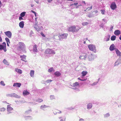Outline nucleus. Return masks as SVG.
I'll return each mask as SVG.
<instances>
[{
  "label": "nucleus",
  "instance_id": "1",
  "mask_svg": "<svg viewBox=\"0 0 121 121\" xmlns=\"http://www.w3.org/2000/svg\"><path fill=\"white\" fill-rule=\"evenodd\" d=\"M81 28L78 27V28L76 29V27L75 26H72L68 28V31L72 32H77Z\"/></svg>",
  "mask_w": 121,
  "mask_h": 121
},
{
  "label": "nucleus",
  "instance_id": "2",
  "mask_svg": "<svg viewBox=\"0 0 121 121\" xmlns=\"http://www.w3.org/2000/svg\"><path fill=\"white\" fill-rule=\"evenodd\" d=\"M18 44L19 49L22 51L26 53V52L25 51L26 46L23 43L21 42H19Z\"/></svg>",
  "mask_w": 121,
  "mask_h": 121
},
{
  "label": "nucleus",
  "instance_id": "3",
  "mask_svg": "<svg viewBox=\"0 0 121 121\" xmlns=\"http://www.w3.org/2000/svg\"><path fill=\"white\" fill-rule=\"evenodd\" d=\"M89 49L92 51L95 52H96V47L93 44H89L88 46Z\"/></svg>",
  "mask_w": 121,
  "mask_h": 121
},
{
  "label": "nucleus",
  "instance_id": "4",
  "mask_svg": "<svg viewBox=\"0 0 121 121\" xmlns=\"http://www.w3.org/2000/svg\"><path fill=\"white\" fill-rule=\"evenodd\" d=\"M6 47V44L5 42H3L2 44H0V50L3 49L5 52H6L7 51Z\"/></svg>",
  "mask_w": 121,
  "mask_h": 121
},
{
  "label": "nucleus",
  "instance_id": "5",
  "mask_svg": "<svg viewBox=\"0 0 121 121\" xmlns=\"http://www.w3.org/2000/svg\"><path fill=\"white\" fill-rule=\"evenodd\" d=\"M45 53L46 54H55V52L53 51L51 49L48 48L46 50L45 52Z\"/></svg>",
  "mask_w": 121,
  "mask_h": 121
},
{
  "label": "nucleus",
  "instance_id": "6",
  "mask_svg": "<svg viewBox=\"0 0 121 121\" xmlns=\"http://www.w3.org/2000/svg\"><path fill=\"white\" fill-rule=\"evenodd\" d=\"M7 109L8 112L9 113H11V111L13 110V108L11 107L10 105H7Z\"/></svg>",
  "mask_w": 121,
  "mask_h": 121
},
{
  "label": "nucleus",
  "instance_id": "7",
  "mask_svg": "<svg viewBox=\"0 0 121 121\" xmlns=\"http://www.w3.org/2000/svg\"><path fill=\"white\" fill-rule=\"evenodd\" d=\"M110 7L112 10L115 9L117 8V6L115 3L114 2H113L111 4Z\"/></svg>",
  "mask_w": 121,
  "mask_h": 121
},
{
  "label": "nucleus",
  "instance_id": "8",
  "mask_svg": "<svg viewBox=\"0 0 121 121\" xmlns=\"http://www.w3.org/2000/svg\"><path fill=\"white\" fill-rule=\"evenodd\" d=\"M4 34L9 38H11L12 36V33L9 31H8L4 32Z\"/></svg>",
  "mask_w": 121,
  "mask_h": 121
},
{
  "label": "nucleus",
  "instance_id": "9",
  "mask_svg": "<svg viewBox=\"0 0 121 121\" xmlns=\"http://www.w3.org/2000/svg\"><path fill=\"white\" fill-rule=\"evenodd\" d=\"M87 57V56L86 54H83L81 55L79 57V58L81 59H84L85 60Z\"/></svg>",
  "mask_w": 121,
  "mask_h": 121
},
{
  "label": "nucleus",
  "instance_id": "10",
  "mask_svg": "<svg viewBox=\"0 0 121 121\" xmlns=\"http://www.w3.org/2000/svg\"><path fill=\"white\" fill-rule=\"evenodd\" d=\"M68 35V34H62L59 35V37H61L63 39L67 37Z\"/></svg>",
  "mask_w": 121,
  "mask_h": 121
},
{
  "label": "nucleus",
  "instance_id": "11",
  "mask_svg": "<svg viewBox=\"0 0 121 121\" xmlns=\"http://www.w3.org/2000/svg\"><path fill=\"white\" fill-rule=\"evenodd\" d=\"M114 33L115 35L119 36L121 34V31L119 30H116L114 32Z\"/></svg>",
  "mask_w": 121,
  "mask_h": 121
},
{
  "label": "nucleus",
  "instance_id": "12",
  "mask_svg": "<svg viewBox=\"0 0 121 121\" xmlns=\"http://www.w3.org/2000/svg\"><path fill=\"white\" fill-rule=\"evenodd\" d=\"M21 84L20 83H14L13 85V86L16 87H20Z\"/></svg>",
  "mask_w": 121,
  "mask_h": 121
},
{
  "label": "nucleus",
  "instance_id": "13",
  "mask_svg": "<svg viewBox=\"0 0 121 121\" xmlns=\"http://www.w3.org/2000/svg\"><path fill=\"white\" fill-rule=\"evenodd\" d=\"M33 50L34 52H37L38 51L37 46L35 44L34 46Z\"/></svg>",
  "mask_w": 121,
  "mask_h": 121
},
{
  "label": "nucleus",
  "instance_id": "14",
  "mask_svg": "<svg viewBox=\"0 0 121 121\" xmlns=\"http://www.w3.org/2000/svg\"><path fill=\"white\" fill-rule=\"evenodd\" d=\"M115 51L117 56H121V52L118 50L116 49Z\"/></svg>",
  "mask_w": 121,
  "mask_h": 121
},
{
  "label": "nucleus",
  "instance_id": "15",
  "mask_svg": "<svg viewBox=\"0 0 121 121\" xmlns=\"http://www.w3.org/2000/svg\"><path fill=\"white\" fill-rule=\"evenodd\" d=\"M54 75L57 77H59L61 75V73L58 71H56L54 73Z\"/></svg>",
  "mask_w": 121,
  "mask_h": 121
},
{
  "label": "nucleus",
  "instance_id": "16",
  "mask_svg": "<svg viewBox=\"0 0 121 121\" xmlns=\"http://www.w3.org/2000/svg\"><path fill=\"white\" fill-rule=\"evenodd\" d=\"M24 24L23 21H21L19 23V26L21 28H23L24 27Z\"/></svg>",
  "mask_w": 121,
  "mask_h": 121
},
{
  "label": "nucleus",
  "instance_id": "17",
  "mask_svg": "<svg viewBox=\"0 0 121 121\" xmlns=\"http://www.w3.org/2000/svg\"><path fill=\"white\" fill-rule=\"evenodd\" d=\"M29 94V92L27 90H24L23 92V95H28Z\"/></svg>",
  "mask_w": 121,
  "mask_h": 121
},
{
  "label": "nucleus",
  "instance_id": "18",
  "mask_svg": "<svg viewBox=\"0 0 121 121\" xmlns=\"http://www.w3.org/2000/svg\"><path fill=\"white\" fill-rule=\"evenodd\" d=\"M109 49L111 51L114 50V44H112L110 46Z\"/></svg>",
  "mask_w": 121,
  "mask_h": 121
},
{
  "label": "nucleus",
  "instance_id": "19",
  "mask_svg": "<svg viewBox=\"0 0 121 121\" xmlns=\"http://www.w3.org/2000/svg\"><path fill=\"white\" fill-rule=\"evenodd\" d=\"M92 104L91 103H89L87 105V108L88 109L91 108L92 107Z\"/></svg>",
  "mask_w": 121,
  "mask_h": 121
},
{
  "label": "nucleus",
  "instance_id": "20",
  "mask_svg": "<svg viewBox=\"0 0 121 121\" xmlns=\"http://www.w3.org/2000/svg\"><path fill=\"white\" fill-rule=\"evenodd\" d=\"M15 71L17 73H18L20 74H21L22 73V70L18 69H15Z\"/></svg>",
  "mask_w": 121,
  "mask_h": 121
},
{
  "label": "nucleus",
  "instance_id": "21",
  "mask_svg": "<svg viewBox=\"0 0 121 121\" xmlns=\"http://www.w3.org/2000/svg\"><path fill=\"white\" fill-rule=\"evenodd\" d=\"M34 74V71L33 70H31L30 72V75L31 77H33Z\"/></svg>",
  "mask_w": 121,
  "mask_h": 121
},
{
  "label": "nucleus",
  "instance_id": "22",
  "mask_svg": "<svg viewBox=\"0 0 121 121\" xmlns=\"http://www.w3.org/2000/svg\"><path fill=\"white\" fill-rule=\"evenodd\" d=\"M20 57L22 58L21 60H24L26 59V56L25 55L21 56Z\"/></svg>",
  "mask_w": 121,
  "mask_h": 121
},
{
  "label": "nucleus",
  "instance_id": "23",
  "mask_svg": "<svg viewBox=\"0 0 121 121\" xmlns=\"http://www.w3.org/2000/svg\"><path fill=\"white\" fill-rule=\"evenodd\" d=\"M3 62L5 65H9V63L5 59H4L3 60Z\"/></svg>",
  "mask_w": 121,
  "mask_h": 121
},
{
  "label": "nucleus",
  "instance_id": "24",
  "mask_svg": "<svg viewBox=\"0 0 121 121\" xmlns=\"http://www.w3.org/2000/svg\"><path fill=\"white\" fill-rule=\"evenodd\" d=\"M73 85L74 86H76L79 85V83L78 82H76L73 84Z\"/></svg>",
  "mask_w": 121,
  "mask_h": 121
},
{
  "label": "nucleus",
  "instance_id": "25",
  "mask_svg": "<svg viewBox=\"0 0 121 121\" xmlns=\"http://www.w3.org/2000/svg\"><path fill=\"white\" fill-rule=\"evenodd\" d=\"M116 36L115 35L112 36L111 38V40L112 41H114L116 39Z\"/></svg>",
  "mask_w": 121,
  "mask_h": 121
},
{
  "label": "nucleus",
  "instance_id": "26",
  "mask_svg": "<svg viewBox=\"0 0 121 121\" xmlns=\"http://www.w3.org/2000/svg\"><path fill=\"white\" fill-rule=\"evenodd\" d=\"M87 73V72L86 71H83L82 73V76H85L86 75Z\"/></svg>",
  "mask_w": 121,
  "mask_h": 121
},
{
  "label": "nucleus",
  "instance_id": "27",
  "mask_svg": "<svg viewBox=\"0 0 121 121\" xmlns=\"http://www.w3.org/2000/svg\"><path fill=\"white\" fill-rule=\"evenodd\" d=\"M26 13V12H23L22 13L20 14V16L23 17H24L25 16Z\"/></svg>",
  "mask_w": 121,
  "mask_h": 121
},
{
  "label": "nucleus",
  "instance_id": "28",
  "mask_svg": "<svg viewBox=\"0 0 121 121\" xmlns=\"http://www.w3.org/2000/svg\"><path fill=\"white\" fill-rule=\"evenodd\" d=\"M47 106L45 105H42L40 107V108L41 109H43L44 108H46L47 107Z\"/></svg>",
  "mask_w": 121,
  "mask_h": 121
},
{
  "label": "nucleus",
  "instance_id": "29",
  "mask_svg": "<svg viewBox=\"0 0 121 121\" xmlns=\"http://www.w3.org/2000/svg\"><path fill=\"white\" fill-rule=\"evenodd\" d=\"M6 110V109L5 108L3 107L0 108V111L1 112H3L4 111Z\"/></svg>",
  "mask_w": 121,
  "mask_h": 121
},
{
  "label": "nucleus",
  "instance_id": "30",
  "mask_svg": "<svg viewBox=\"0 0 121 121\" xmlns=\"http://www.w3.org/2000/svg\"><path fill=\"white\" fill-rule=\"evenodd\" d=\"M53 70V67H52L49 69L48 70V71L49 73L51 72Z\"/></svg>",
  "mask_w": 121,
  "mask_h": 121
},
{
  "label": "nucleus",
  "instance_id": "31",
  "mask_svg": "<svg viewBox=\"0 0 121 121\" xmlns=\"http://www.w3.org/2000/svg\"><path fill=\"white\" fill-rule=\"evenodd\" d=\"M88 23L87 22H85L82 23V24L83 26H86L88 25Z\"/></svg>",
  "mask_w": 121,
  "mask_h": 121
},
{
  "label": "nucleus",
  "instance_id": "32",
  "mask_svg": "<svg viewBox=\"0 0 121 121\" xmlns=\"http://www.w3.org/2000/svg\"><path fill=\"white\" fill-rule=\"evenodd\" d=\"M5 40L6 41L7 43V42H8V43H10L9 40L8 38H5Z\"/></svg>",
  "mask_w": 121,
  "mask_h": 121
},
{
  "label": "nucleus",
  "instance_id": "33",
  "mask_svg": "<svg viewBox=\"0 0 121 121\" xmlns=\"http://www.w3.org/2000/svg\"><path fill=\"white\" fill-rule=\"evenodd\" d=\"M101 13H102V14L103 15H104L105 14V11L104 10H101Z\"/></svg>",
  "mask_w": 121,
  "mask_h": 121
},
{
  "label": "nucleus",
  "instance_id": "34",
  "mask_svg": "<svg viewBox=\"0 0 121 121\" xmlns=\"http://www.w3.org/2000/svg\"><path fill=\"white\" fill-rule=\"evenodd\" d=\"M0 83L3 86H4L5 85V84L4 83V82L2 81H1Z\"/></svg>",
  "mask_w": 121,
  "mask_h": 121
},
{
  "label": "nucleus",
  "instance_id": "35",
  "mask_svg": "<svg viewBox=\"0 0 121 121\" xmlns=\"http://www.w3.org/2000/svg\"><path fill=\"white\" fill-rule=\"evenodd\" d=\"M87 16L89 17H91L93 16V15L91 13H90Z\"/></svg>",
  "mask_w": 121,
  "mask_h": 121
},
{
  "label": "nucleus",
  "instance_id": "36",
  "mask_svg": "<svg viewBox=\"0 0 121 121\" xmlns=\"http://www.w3.org/2000/svg\"><path fill=\"white\" fill-rule=\"evenodd\" d=\"M43 100L42 99H39L38 100V101L39 102H41L43 101Z\"/></svg>",
  "mask_w": 121,
  "mask_h": 121
},
{
  "label": "nucleus",
  "instance_id": "37",
  "mask_svg": "<svg viewBox=\"0 0 121 121\" xmlns=\"http://www.w3.org/2000/svg\"><path fill=\"white\" fill-rule=\"evenodd\" d=\"M55 111L56 112V113H61V112L60 111H58L57 110H55Z\"/></svg>",
  "mask_w": 121,
  "mask_h": 121
},
{
  "label": "nucleus",
  "instance_id": "38",
  "mask_svg": "<svg viewBox=\"0 0 121 121\" xmlns=\"http://www.w3.org/2000/svg\"><path fill=\"white\" fill-rule=\"evenodd\" d=\"M110 116L109 114L108 113H107L105 115V117H108Z\"/></svg>",
  "mask_w": 121,
  "mask_h": 121
},
{
  "label": "nucleus",
  "instance_id": "39",
  "mask_svg": "<svg viewBox=\"0 0 121 121\" xmlns=\"http://www.w3.org/2000/svg\"><path fill=\"white\" fill-rule=\"evenodd\" d=\"M31 12H32L33 13H34L35 14V16H36V12L35 11H34L33 10H31Z\"/></svg>",
  "mask_w": 121,
  "mask_h": 121
},
{
  "label": "nucleus",
  "instance_id": "40",
  "mask_svg": "<svg viewBox=\"0 0 121 121\" xmlns=\"http://www.w3.org/2000/svg\"><path fill=\"white\" fill-rule=\"evenodd\" d=\"M50 98L51 99H52L54 98V96L53 95H51L50 96Z\"/></svg>",
  "mask_w": 121,
  "mask_h": 121
},
{
  "label": "nucleus",
  "instance_id": "41",
  "mask_svg": "<svg viewBox=\"0 0 121 121\" xmlns=\"http://www.w3.org/2000/svg\"><path fill=\"white\" fill-rule=\"evenodd\" d=\"M22 17L21 16L20 17H19V19L20 20H22L23 19V18H22Z\"/></svg>",
  "mask_w": 121,
  "mask_h": 121
},
{
  "label": "nucleus",
  "instance_id": "42",
  "mask_svg": "<svg viewBox=\"0 0 121 121\" xmlns=\"http://www.w3.org/2000/svg\"><path fill=\"white\" fill-rule=\"evenodd\" d=\"M41 34L42 36L44 37H45V35H44V34L43 33V32H41Z\"/></svg>",
  "mask_w": 121,
  "mask_h": 121
},
{
  "label": "nucleus",
  "instance_id": "43",
  "mask_svg": "<svg viewBox=\"0 0 121 121\" xmlns=\"http://www.w3.org/2000/svg\"><path fill=\"white\" fill-rule=\"evenodd\" d=\"M113 26H112V25L111 26V28L110 29L111 30H112V29H113Z\"/></svg>",
  "mask_w": 121,
  "mask_h": 121
},
{
  "label": "nucleus",
  "instance_id": "44",
  "mask_svg": "<svg viewBox=\"0 0 121 121\" xmlns=\"http://www.w3.org/2000/svg\"><path fill=\"white\" fill-rule=\"evenodd\" d=\"M98 12L97 10H96L95 11H94L93 12V13H98Z\"/></svg>",
  "mask_w": 121,
  "mask_h": 121
},
{
  "label": "nucleus",
  "instance_id": "45",
  "mask_svg": "<svg viewBox=\"0 0 121 121\" xmlns=\"http://www.w3.org/2000/svg\"><path fill=\"white\" fill-rule=\"evenodd\" d=\"M109 35V36H108V38L107 39V40H106V41H108V40H109V38H110V35Z\"/></svg>",
  "mask_w": 121,
  "mask_h": 121
},
{
  "label": "nucleus",
  "instance_id": "46",
  "mask_svg": "<svg viewBox=\"0 0 121 121\" xmlns=\"http://www.w3.org/2000/svg\"><path fill=\"white\" fill-rule=\"evenodd\" d=\"M79 121H84L82 119H79Z\"/></svg>",
  "mask_w": 121,
  "mask_h": 121
},
{
  "label": "nucleus",
  "instance_id": "47",
  "mask_svg": "<svg viewBox=\"0 0 121 121\" xmlns=\"http://www.w3.org/2000/svg\"><path fill=\"white\" fill-rule=\"evenodd\" d=\"M82 3H83V4H84V5H85L86 4L85 3V1H82Z\"/></svg>",
  "mask_w": 121,
  "mask_h": 121
},
{
  "label": "nucleus",
  "instance_id": "48",
  "mask_svg": "<svg viewBox=\"0 0 121 121\" xmlns=\"http://www.w3.org/2000/svg\"><path fill=\"white\" fill-rule=\"evenodd\" d=\"M2 41V39L1 37H0V42H1Z\"/></svg>",
  "mask_w": 121,
  "mask_h": 121
},
{
  "label": "nucleus",
  "instance_id": "49",
  "mask_svg": "<svg viewBox=\"0 0 121 121\" xmlns=\"http://www.w3.org/2000/svg\"><path fill=\"white\" fill-rule=\"evenodd\" d=\"M52 0H48V1L49 2H50Z\"/></svg>",
  "mask_w": 121,
  "mask_h": 121
},
{
  "label": "nucleus",
  "instance_id": "50",
  "mask_svg": "<svg viewBox=\"0 0 121 121\" xmlns=\"http://www.w3.org/2000/svg\"><path fill=\"white\" fill-rule=\"evenodd\" d=\"M47 81H48V82H50L52 81L51 80H48Z\"/></svg>",
  "mask_w": 121,
  "mask_h": 121
},
{
  "label": "nucleus",
  "instance_id": "51",
  "mask_svg": "<svg viewBox=\"0 0 121 121\" xmlns=\"http://www.w3.org/2000/svg\"><path fill=\"white\" fill-rule=\"evenodd\" d=\"M3 102L4 103H6L7 104H9L8 103L6 102L5 101H4Z\"/></svg>",
  "mask_w": 121,
  "mask_h": 121
},
{
  "label": "nucleus",
  "instance_id": "52",
  "mask_svg": "<svg viewBox=\"0 0 121 121\" xmlns=\"http://www.w3.org/2000/svg\"><path fill=\"white\" fill-rule=\"evenodd\" d=\"M89 8H90V9H92V6H91V7L90 8H87V9H89ZM88 10H89V9H88Z\"/></svg>",
  "mask_w": 121,
  "mask_h": 121
},
{
  "label": "nucleus",
  "instance_id": "53",
  "mask_svg": "<svg viewBox=\"0 0 121 121\" xmlns=\"http://www.w3.org/2000/svg\"><path fill=\"white\" fill-rule=\"evenodd\" d=\"M78 3H74V4H73L74 5H77L78 4Z\"/></svg>",
  "mask_w": 121,
  "mask_h": 121
},
{
  "label": "nucleus",
  "instance_id": "54",
  "mask_svg": "<svg viewBox=\"0 0 121 121\" xmlns=\"http://www.w3.org/2000/svg\"><path fill=\"white\" fill-rule=\"evenodd\" d=\"M7 46H9V43L7 42Z\"/></svg>",
  "mask_w": 121,
  "mask_h": 121
},
{
  "label": "nucleus",
  "instance_id": "55",
  "mask_svg": "<svg viewBox=\"0 0 121 121\" xmlns=\"http://www.w3.org/2000/svg\"><path fill=\"white\" fill-rule=\"evenodd\" d=\"M119 39L121 40V35H120Z\"/></svg>",
  "mask_w": 121,
  "mask_h": 121
},
{
  "label": "nucleus",
  "instance_id": "56",
  "mask_svg": "<svg viewBox=\"0 0 121 121\" xmlns=\"http://www.w3.org/2000/svg\"><path fill=\"white\" fill-rule=\"evenodd\" d=\"M80 80L82 81H84L85 80H82V79H81V80Z\"/></svg>",
  "mask_w": 121,
  "mask_h": 121
},
{
  "label": "nucleus",
  "instance_id": "57",
  "mask_svg": "<svg viewBox=\"0 0 121 121\" xmlns=\"http://www.w3.org/2000/svg\"><path fill=\"white\" fill-rule=\"evenodd\" d=\"M86 43V41H84V44H85V43Z\"/></svg>",
  "mask_w": 121,
  "mask_h": 121
},
{
  "label": "nucleus",
  "instance_id": "58",
  "mask_svg": "<svg viewBox=\"0 0 121 121\" xmlns=\"http://www.w3.org/2000/svg\"><path fill=\"white\" fill-rule=\"evenodd\" d=\"M78 79L79 80H81V79L80 78H78Z\"/></svg>",
  "mask_w": 121,
  "mask_h": 121
},
{
  "label": "nucleus",
  "instance_id": "59",
  "mask_svg": "<svg viewBox=\"0 0 121 121\" xmlns=\"http://www.w3.org/2000/svg\"><path fill=\"white\" fill-rule=\"evenodd\" d=\"M103 20L104 21V22L105 21V19H103Z\"/></svg>",
  "mask_w": 121,
  "mask_h": 121
},
{
  "label": "nucleus",
  "instance_id": "60",
  "mask_svg": "<svg viewBox=\"0 0 121 121\" xmlns=\"http://www.w3.org/2000/svg\"><path fill=\"white\" fill-rule=\"evenodd\" d=\"M60 121H63V120L62 119H61L60 120Z\"/></svg>",
  "mask_w": 121,
  "mask_h": 121
},
{
  "label": "nucleus",
  "instance_id": "61",
  "mask_svg": "<svg viewBox=\"0 0 121 121\" xmlns=\"http://www.w3.org/2000/svg\"><path fill=\"white\" fill-rule=\"evenodd\" d=\"M71 0V1H73V0Z\"/></svg>",
  "mask_w": 121,
  "mask_h": 121
},
{
  "label": "nucleus",
  "instance_id": "62",
  "mask_svg": "<svg viewBox=\"0 0 121 121\" xmlns=\"http://www.w3.org/2000/svg\"><path fill=\"white\" fill-rule=\"evenodd\" d=\"M33 5H31V7H33Z\"/></svg>",
  "mask_w": 121,
  "mask_h": 121
},
{
  "label": "nucleus",
  "instance_id": "63",
  "mask_svg": "<svg viewBox=\"0 0 121 121\" xmlns=\"http://www.w3.org/2000/svg\"><path fill=\"white\" fill-rule=\"evenodd\" d=\"M86 10H84V11H86Z\"/></svg>",
  "mask_w": 121,
  "mask_h": 121
},
{
  "label": "nucleus",
  "instance_id": "64",
  "mask_svg": "<svg viewBox=\"0 0 121 121\" xmlns=\"http://www.w3.org/2000/svg\"><path fill=\"white\" fill-rule=\"evenodd\" d=\"M61 117H60V118H60H60H61Z\"/></svg>",
  "mask_w": 121,
  "mask_h": 121
}]
</instances>
